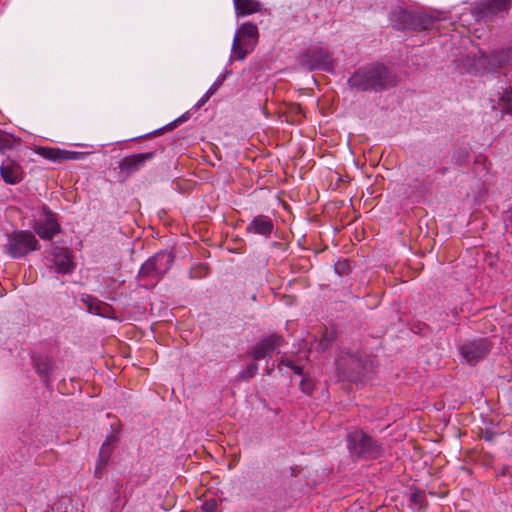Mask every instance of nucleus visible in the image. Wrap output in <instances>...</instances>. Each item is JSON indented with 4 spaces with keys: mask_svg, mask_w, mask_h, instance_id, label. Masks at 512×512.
Wrapping results in <instances>:
<instances>
[{
    "mask_svg": "<svg viewBox=\"0 0 512 512\" xmlns=\"http://www.w3.org/2000/svg\"><path fill=\"white\" fill-rule=\"evenodd\" d=\"M173 262L174 254L167 250H161L141 265L138 276L159 281L171 268Z\"/></svg>",
    "mask_w": 512,
    "mask_h": 512,
    "instance_id": "0eeeda50",
    "label": "nucleus"
},
{
    "mask_svg": "<svg viewBox=\"0 0 512 512\" xmlns=\"http://www.w3.org/2000/svg\"><path fill=\"white\" fill-rule=\"evenodd\" d=\"M298 63L308 71L333 72L335 69L332 53L318 46H312L302 51L298 56Z\"/></svg>",
    "mask_w": 512,
    "mask_h": 512,
    "instance_id": "423d86ee",
    "label": "nucleus"
},
{
    "mask_svg": "<svg viewBox=\"0 0 512 512\" xmlns=\"http://www.w3.org/2000/svg\"><path fill=\"white\" fill-rule=\"evenodd\" d=\"M37 153L53 162H61L62 161V149L59 148H50V147H38Z\"/></svg>",
    "mask_w": 512,
    "mask_h": 512,
    "instance_id": "393cba45",
    "label": "nucleus"
},
{
    "mask_svg": "<svg viewBox=\"0 0 512 512\" xmlns=\"http://www.w3.org/2000/svg\"><path fill=\"white\" fill-rule=\"evenodd\" d=\"M285 366L291 369L295 374L301 376L304 374V368L301 365H297L293 360L287 358H281L278 364V368Z\"/></svg>",
    "mask_w": 512,
    "mask_h": 512,
    "instance_id": "7c9ffc66",
    "label": "nucleus"
},
{
    "mask_svg": "<svg viewBox=\"0 0 512 512\" xmlns=\"http://www.w3.org/2000/svg\"><path fill=\"white\" fill-rule=\"evenodd\" d=\"M108 463L109 461H103L102 457L98 456L97 465L94 472L95 477L100 478L102 476V473Z\"/></svg>",
    "mask_w": 512,
    "mask_h": 512,
    "instance_id": "c9c22d12",
    "label": "nucleus"
},
{
    "mask_svg": "<svg viewBox=\"0 0 512 512\" xmlns=\"http://www.w3.org/2000/svg\"><path fill=\"white\" fill-rule=\"evenodd\" d=\"M274 231V222L268 215L259 214L253 217L246 226L248 234L260 235L266 239L270 238Z\"/></svg>",
    "mask_w": 512,
    "mask_h": 512,
    "instance_id": "dca6fc26",
    "label": "nucleus"
},
{
    "mask_svg": "<svg viewBox=\"0 0 512 512\" xmlns=\"http://www.w3.org/2000/svg\"><path fill=\"white\" fill-rule=\"evenodd\" d=\"M113 449H114V447L108 446L107 444L103 443L100 448L98 456L102 457L103 461H110V457H111Z\"/></svg>",
    "mask_w": 512,
    "mask_h": 512,
    "instance_id": "473e14b6",
    "label": "nucleus"
},
{
    "mask_svg": "<svg viewBox=\"0 0 512 512\" xmlns=\"http://www.w3.org/2000/svg\"><path fill=\"white\" fill-rule=\"evenodd\" d=\"M496 436V432H493L491 430H486L483 435H482V438L485 440V441H488V442H491L493 441L494 437Z\"/></svg>",
    "mask_w": 512,
    "mask_h": 512,
    "instance_id": "e433bc0d",
    "label": "nucleus"
},
{
    "mask_svg": "<svg viewBox=\"0 0 512 512\" xmlns=\"http://www.w3.org/2000/svg\"><path fill=\"white\" fill-rule=\"evenodd\" d=\"M31 360L36 374L44 382L45 386L50 388L52 382V374L55 370L54 359L48 355L38 353L32 354Z\"/></svg>",
    "mask_w": 512,
    "mask_h": 512,
    "instance_id": "ddd939ff",
    "label": "nucleus"
},
{
    "mask_svg": "<svg viewBox=\"0 0 512 512\" xmlns=\"http://www.w3.org/2000/svg\"><path fill=\"white\" fill-rule=\"evenodd\" d=\"M509 469H510V467H509V466H507V465H506V466H503V467L501 468V470L499 471V475H500V476H506V475L509 473Z\"/></svg>",
    "mask_w": 512,
    "mask_h": 512,
    "instance_id": "ea45409f",
    "label": "nucleus"
},
{
    "mask_svg": "<svg viewBox=\"0 0 512 512\" xmlns=\"http://www.w3.org/2000/svg\"><path fill=\"white\" fill-rule=\"evenodd\" d=\"M21 139L0 129V153L4 154L7 150H11L15 145H20Z\"/></svg>",
    "mask_w": 512,
    "mask_h": 512,
    "instance_id": "4be33fe9",
    "label": "nucleus"
},
{
    "mask_svg": "<svg viewBox=\"0 0 512 512\" xmlns=\"http://www.w3.org/2000/svg\"><path fill=\"white\" fill-rule=\"evenodd\" d=\"M398 76L386 65L373 62L356 69L348 78L347 85L357 92H383L398 84Z\"/></svg>",
    "mask_w": 512,
    "mask_h": 512,
    "instance_id": "f257e3e1",
    "label": "nucleus"
},
{
    "mask_svg": "<svg viewBox=\"0 0 512 512\" xmlns=\"http://www.w3.org/2000/svg\"><path fill=\"white\" fill-rule=\"evenodd\" d=\"M505 113L512 116V87L506 88L499 99Z\"/></svg>",
    "mask_w": 512,
    "mask_h": 512,
    "instance_id": "cd10ccee",
    "label": "nucleus"
},
{
    "mask_svg": "<svg viewBox=\"0 0 512 512\" xmlns=\"http://www.w3.org/2000/svg\"><path fill=\"white\" fill-rule=\"evenodd\" d=\"M493 348V343L486 337L467 340L459 346L461 357L470 365H476L486 358Z\"/></svg>",
    "mask_w": 512,
    "mask_h": 512,
    "instance_id": "9d476101",
    "label": "nucleus"
},
{
    "mask_svg": "<svg viewBox=\"0 0 512 512\" xmlns=\"http://www.w3.org/2000/svg\"><path fill=\"white\" fill-rule=\"evenodd\" d=\"M511 2H480L478 16L486 21H492L498 13L507 11Z\"/></svg>",
    "mask_w": 512,
    "mask_h": 512,
    "instance_id": "6ab92c4d",
    "label": "nucleus"
},
{
    "mask_svg": "<svg viewBox=\"0 0 512 512\" xmlns=\"http://www.w3.org/2000/svg\"><path fill=\"white\" fill-rule=\"evenodd\" d=\"M83 152H77V151H69V150H63L62 149V161L65 160H80L84 157Z\"/></svg>",
    "mask_w": 512,
    "mask_h": 512,
    "instance_id": "2f4dec72",
    "label": "nucleus"
},
{
    "mask_svg": "<svg viewBox=\"0 0 512 512\" xmlns=\"http://www.w3.org/2000/svg\"><path fill=\"white\" fill-rule=\"evenodd\" d=\"M120 433V429H114L111 434L107 435L105 441L103 443L108 446L114 447V445L118 442V435Z\"/></svg>",
    "mask_w": 512,
    "mask_h": 512,
    "instance_id": "f704fd0d",
    "label": "nucleus"
},
{
    "mask_svg": "<svg viewBox=\"0 0 512 512\" xmlns=\"http://www.w3.org/2000/svg\"><path fill=\"white\" fill-rule=\"evenodd\" d=\"M43 212L46 219L44 221H36L33 229L42 240H51L60 233L61 227L55 218V214L47 206L43 207Z\"/></svg>",
    "mask_w": 512,
    "mask_h": 512,
    "instance_id": "f8f14e48",
    "label": "nucleus"
},
{
    "mask_svg": "<svg viewBox=\"0 0 512 512\" xmlns=\"http://www.w3.org/2000/svg\"><path fill=\"white\" fill-rule=\"evenodd\" d=\"M272 371H273V368H271V369H267V370H266V374H267V375H270V374L272 373Z\"/></svg>",
    "mask_w": 512,
    "mask_h": 512,
    "instance_id": "37998d69",
    "label": "nucleus"
},
{
    "mask_svg": "<svg viewBox=\"0 0 512 512\" xmlns=\"http://www.w3.org/2000/svg\"><path fill=\"white\" fill-rule=\"evenodd\" d=\"M447 171H448V169H447L446 167H442V168L439 170V172H440L442 175L446 174V173H447Z\"/></svg>",
    "mask_w": 512,
    "mask_h": 512,
    "instance_id": "79ce46f5",
    "label": "nucleus"
},
{
    "mask_svg": "<svg viewBox=\"0 0 512 512\" xmlns=\"http://www.w3.org/2000/svg\"><path fill=\"white\" fill-rule=\"evenodd\" d=\"M336 339V332L333 329L325 328L319 339L318 346L320 350L325 351L329 349Z\"/></svg>",
    "mask_w": 512,
    "mask_h": 512,
    "instance_id": "a878e982",
    "label": "nucleus"
},
{
    "mask_svg": "<svg viewBox=\"0 0 512 512\" xmlns=\"http://www.w3.org/2000/svg\"><path fill=\"white\" fill-rule=\"evenodd\" d=\"M258 28L251 22L243 23L233 39L232 53L237 60H244L258 41Z\"/></svg>",
    "mask_w": 512,
    "mask_h": 512,
    "instance_id": "6e6552de",
    "label": "nucleus"
},
{
    "mask_svg": "<svg viewBox=\"0 0 512 512\" xmlns=\"http://www.w3.org/2000/svg\"><path fill=\"white\" fill-rule=\"evenodd\" d=\"M54 265L57 273H72L75 264L72 261L71 251L66 247H55L52 252Z\"/></svg>",
    "mask_w": 512,
    "mask_h": 512,
    "instance_id": "a211bd4d",
    "label": "nucleus"
},
{
    "mask_svg": "<svg viewBox=\"0 0 512 512\" xmlns=\"http://www.w3.org/2000/svg\"><path fill=\"white\" fill-rule=\"evenodd\" d=\"M447 19V12L442 10H407L395 9L390 16L392 27L399 31L423 32L430 30L435 22Z\"/></svg>",
    "mask_w": 512,
    "mask_h": 512,
    "instance_id": "f03ea898",
    "label": "nucleus"
},
{
    "mask_svg": "<svg viewBox=\"0 0 512 512\" xmlns=\"http://www.w3.org/2000/svg\"><path fill=\"white\" fill-rule=\"evenodd\" d=\"M155 154V151H150L125 156L120 160L118 167L126 176H130L144 167L147 161L152 160Z\"/></svg>",
    "mask_w": 512,
    "mask_h": 512,
    "instance_id": "4468645a",
    "label": "nucleus"
},
{
    "mask_svg": "<svg viewBox=\"0 0 512 512\" xmlns=\"http://www.w3.org/2000/svg\"><path fill=\"white\" fill-rule=\"evenodd\" d=\"M285 344V339L281 334L271 333L262 337L249 351V355L254 361H259L270 356L276 349Z\"/></svg>",
    "mask_w": 512,
    "mask_h": 512,
    "instance_id": "9b49d317",
    "label": "nucleus"
},
{
    "mask_svg": "<svg viewBox=\"0 0 512 512\" xmlns=\"http://www.w3.org/2000/svg\"><path fill=\"white\" fill-rule=\"evenodd\" d=\"M301 376L302 379L300 381L299 388L302 393L311 396L315 390V383L309 375L304 373Z\"/></svg>",
    "mask_w": 512,
    "mask_h": 512,
    "instance_id": "c85d7f7f",
    "label": "nucleus"
},
{
    "mask_svg": "<svg viewBox=\"0 0 512 512\" xmlns=\"http://www.w3.org/2000/svg\"><path fill=\"white\" fill-rule=\"evenodd\" d=\"M369 362L366 356L343 349L336 359V371L340 379L357 382L368 370Z\"/></svg>",
    "mask_w": 512,
    "mask_h": 512,
    "instance_id": "39448f33",
    "label": "nucleus"
},
{
    "mask_svg": "<svg viewBox=\"0 0 512 512\" xmlns=\"http://www.w3.org/2000/svg\"><path fill=\"white\" fill-rule=\"evenodd\" d=\"M410 490V503L415 506H418L419 510H426L428 508L429 503L428 500L426 499L425 492L416 486H412Z\"/></svg>",
    "mask_w": 512,
    "mask_h": 512,
    "instance_id": "412c9836",
    "label": "nucleus"
},
{
    "mask_svg": "<svg viewBox=\"0 0 512 512\" xmlns=\"http://www.w3.org/2000/svg\"><path fill=\"white\" fill-rule=\"evenodd\" d=\"M236 14L247 16L260 10V2H234Z\"/></svg>",
    "mask_w": 512,
    "mask_h": 512,
    "instance_id": "b1692460",
    "label": "nucleus"
},
{
    "mask_svg": "<svg viewBox=\"0 0 512 512\" xmlns=\"http://www.w3.org/2000/svg\"><path fill=\"white\" fill-rule=\"evenodd\" d=\"M82 301L90 313L108 319H117L115 309L112 305L91 295H85L82 297Z\"/></svg>",
    "mask_w": 512,
    "mask_h": 512,
    "instance_id": "f3484780",
    "label": "nucleus"
},
{
    "mask_svg": "<svg viewBox=\"0 0 512 512\" xmlns=\"http://www.w3.org/2000/svg\"><path fill=\"white\" fill-rule=\"evenodd\" d=\"M0 175L6 184L16 185L23 180L24 171L16 160L7 157L0 166Z\"/></svg>",
    "mask_w": 512,
    "mask_h": 512,
    "instance_id": "2eb2a0df",
    "label": "nucleus"
},
{
    "mask_svg": "<svg viewBox=\"0 0 512 512\" xmlns=\"http://www.w3.org/2000/svg\"><path fill=\"white\" fill-rule=\"evenodd\" d=\"M335 273L339 276L349 275L352 272V265L349 259L338 260L334 265Z\"/></svg>",
    "mask_w": 512,
    "mask_h": 512,
    "instance_id": "c756f323",
    "label": "nucleus"
},
{
    "mask_svg": "<svg viewBox=\"0 0 512 512\" xmlns=\"http://www.w3.org/2000/svg\"><path fill=\"white\" fill-rule=\"evenodd\" d=\"M39 249L38 240L32 232L27 230H20L10 234L5 245V251L15 259L25 257L28 253Z\"/></svg>",
    "mask_w": 512,
    "mask_h": 512,
    "instance_id": "1a4fd4ad",
    "label": "nucleus"
},
{
    "mask_svg": "<svg viewBox=\"0 0 512 512\" xmlns=\"http://www.w3.org/2000/svg\"><path fill=\"white\" fill-rule=\"evenodd\" d=\"M217 90V86H212L209 88V90L205 93L206 95H209V98L215 93V91Z\"/></svg>",
    "mask_w": 512,
    "mask_h": 512,
    "instance_id": "a19ab883",
    "label": "nucleus"
},
{
    "mask_svg": "<svg viewBox=\"0 0 512 512\" xmlns=\"http://www.w3.org/2000/svg\"><path fill=\"white\" fill-rule=\"evenodd\" d=\"M258 364L255 363V362H251L249 363L245 369L241 370L237 376H236V380L237 381H249L250 379H252L258 372Z\"/></svg>",
    "mask_w": 512,
    "mask_h": 512,
    "instance_id": "bb28decb",
    "label": "nucleus"
},
{
    "mask_svg": "<svg viewBox=\"0 0 512 512\" xmlns=\"http://www.w3.org/2000/svg\"><path fill=\"white\" fill-rule=\"evenodd\" d=\"M468 72L473 74L496 73L502 69L512 67V46L483 51L473 58H468Z\"/></svg>",
    "mask_w": 512,
    "mask_h": 512,
    "instance_id": "7ed1b4c3",
    "label": "nucleus"
},
{
    "mask_svg": "<svg viewBox=\"0 0 512 512\" xmlns=\"http://www.w3.org/2000/svg\"><path fill=\"white\" fill-rule=\"evenodd\" d=\"M218 508V502L215 498H211L206 500L202 505V510L204 512H215Z\"/></svg>",
    "mask_w": 512,
    "mask_h": 512,
    "instance_id": "72a5a7b5",
    "label": "nucleus"
},
{
    "mask_svg": "<svg viewBox=\"0 0 512 512\" xmlns=\"http://www.w3.org/2000/svg\"><path fill=\"white\" fill-rule=\"evenodd\" d=\"M290 111L294 113L295 115H301L302 114V108L299 104H293L291 105Z\"/></svg>",
    "mask_w": 512,
    "mask_h": 512,
    "instance_id": "4c0bfd02",
    "label": "nucleus"
},
{
    "mask_svg": "<svg viewBox=\"0 0 512 512\" xmlns=\"http://www.w3.org/2000/svg\"><path fill=\"white\" fill-rule=\"evenodd\" d=\"M209 99H210V98H209V95H206V94H205V95H204V96H203V97L198 101V103L196 104V107H197V108L202 107V106H203V105H204V104H205Z\"/></svg>",
    "mask_w": 512,
    "mask_h": 512,
    "instance_id": "58836bf2",
    "label": "nucleus"
},
{
    "mask_svg": "<svg viewBox=\"0 0 512 512\" xmlns=\"http://www.w3.org/2000/svg\"><path fill=\"white\" fill-rule=\"evenodd\" d=\"M190 118V114L189 112H185L184 114H182L180 117H178L177 119H175L174 121L168 123L167 125H165L164 127L162 128H159V129H156L150 133H147L143 136H140L138 137L137 139H148V138H151V137H157V136H160L162 135L163 133L165 132H169V131H172L173 129H175L176 127H178L180 124L186 122L188 119Z\"/></svg>",
    "mask_w": 512,
    "mask_h": 512,
    "instance_id": "aec40b11",
    "label": "nucleus"
},
{
    "mask_svg": "<svg viewBox=\"0 0 512 512\" xmlns=\"http://www.w3.org/2000/svg\"><path fill=\"white\" fill-rule=\"evenodd\" d=\"M346 445L354 460H376L384 455L382 443L360 429L346 435Z\"/></svg>",
    "mask_w": 512,
    "mask_h": 512,
    "instance_id": "20e7f679",
    "label": "nucleus"
},
{
    "mask_svg": "<svg viewBox=\"0 0 512 512\" xmlns=\"http://www.w3.org/2000/svg\"><path fill=\"white\" fill-rule=\"evenodd\" d=\"M470 152L465 146H458L453 148L452 162L459 166L465 167L469 164Z\"/></svg>",
    "mask_w": 512,
    "mask_h": 512,
    "instance_id": "5701e85b",
    "label": "nucleus"
}]
</instances>
